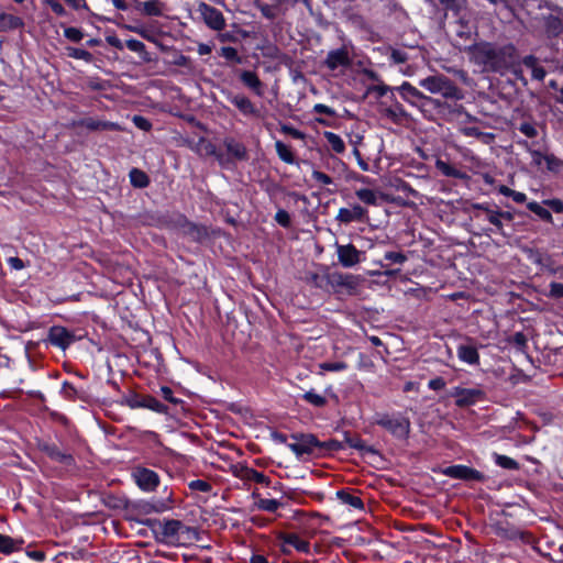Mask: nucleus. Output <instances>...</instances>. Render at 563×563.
<instances>
[{
    "mask_svg": "<svg viewBox=\"0 0 563 563\" xmlns=\"http://www.w3.org/2000/svg\"><path fill=\"white\" fill-rule=\"evenodd\" d=\"M470 60L482 67L483 71L503 74L514 66L515 46H496L488 42H479L465 46Z\"/></svg>",
    "mask_w": 563,
    "mask_h": 563,
    "instance_id": "1",
    "label": "nucleus"
},
{
    "mask_svg": "<svg viewBox=\"0 0 563 563\" xmlns=\"http://www.w3.org/2000/svg\"><path fill=\"white\" fill-rule=\"evenodd\" d=\"M454 20L450 23L451 33L457 47L465 49L466 43L477 34V25L473 12L465 5H457L453 11Z\"/></svg>",
    "mask_w": 563,
    "mask_h": 563,
    "instance_id": "2",
    "label": "nucleus"
},
{
    "mask_svg": "<svg viewBox=\"0 0 563 563\" xmlns=\"http://www.w3.org/2000/svg\"><path fill=\"white\" fill-rule=\"evenodd\" d=\"M418 85L430 93L441 95L448 99H460L461 92L459 88L453 84L451 79L444 75H432L422 78L418 81Z\"/></svg>",
    "mask_w": 563,
    "mask_h": 563,
    "instance_id": "3",
    "label": "nucleus"
},
{
    "mask_svg": "<svg viewBox=\"0 0 563 563\" xmlns=\"http://www.w3.org/2000/svg\"><path fill=\"white\" fill-rule=\"evenodd\" d=\"M375 423L387 430L394 437L405 439L410 431V421L397 413V415H376Z\"/></svg>",
    "mask_w": 563,
    "mask_h": 563,
    "instance_id": "4",
    "label": "nucleus"
},
{
    "mask_svg": "<svg viewBox=\"0 0 563 563\" xmlns=\"http://www.w3.org/2000/svg\"><path fill=\"white\" fill-rule=\"evenodd\" d=\"M162 539L167 543H181L183 537L195 533L194 529L185 526L181 521L169 519L158 522V530Z\"/></svg>",
    "mask_w": 563,
    "mask_h": 563,
    "instance_id": "5",
    "label": "nucleus"
},
{
    "mask_svg": "<svg viewBox=\"0 0 563 563\" xmlns=\"http://www.w3.org/2000/svg\"><path fill=\"white\" fill-rule=\"evenodd\" d=\"M323 63L331 71L339 68H349L352 64V56L349 46L344 44L340 48L330 51Z\"/></svg>",
    "mask_w": 563,
    "mask_h": 563,
    "instance_id": "6",
    "label": "nucleus"
},
{
    "mask_svg": "<svg viewBox=\"0 0 563 563\" xmlns=\"http://www.w3.org/2000/svg\"><path fill=\"white\" fill-rule=\"evenodd\" d=\"M197 11L200 13L208 27L214 31H222L225 27V19L220 10L214 7L200 2Z\"/></svg>",
    "mask_w": 563,
    "mask_h": 563,
    "instance_id": "7",
    "label": "nucleus"
},
{
    "mask_svg": "<svg viewBox=\"0 0 563 563\" xmlns=\"http://www.w3.org/2000/svg\"><path fill=\"white\" fill-rule=\"evenodd\" d=\"M450 395L455 398V405L466 407L484 399L485 393L481 388L454 387Z\"/></svg>",
    "mask_w": 563,
    "mask_h": 563,
    "instance_id": "8",
    "label": "nucleus"
},
{
    "mask_svg": "<svg viewBox=\"0 0 563 563\" xmlns=\"http://www.w3.org/2000/svg\"><path fill=\"white\" fill-rule=\"evenodd\" d=\"M442 474L451 478H459L464 481L482 482L484 479V475L479 471L466 465L448 466L443 468Z\"/></svg>",
    "mask_w": 563,
    "mask_h": 563,
    "instance_id": "9",
    "label": "nucleus"
},
{
    "mask_svg": "<svg viewBox=\"0 0 563 563\" xmlns=\"http://www.w3.org/2000/svg\"><path fill=\"white\" fill-rule=\"evenodd\" d=\"M319 444L320 441L313 434H302L297 438L296 442L289 443L288 448L297 456H302L303 454L313 453Z\"/></svg>",
    "mask_w": 563,
    "mask_h": 563,
    "instance_id": "10",
    "label": "nucleus"
},
{
    "mask_svg": "<svg viewBox=\"0 0 563 563\" xmlns=\"http://www.w3.org/2000/svg\"><path fill=\"white\" fill-rule=\"evenodd\" d=\"M396 89L399 91L402 99L412 106H423L426 102L432 101L430 97L423 95L419 89L407 81L402 82V85Z\"/></svg>",
    "mask_w": 563,
    "mask_h": 563,
    "instance_id": "11",
    "label": "nucleus"
},
{
    "mask_svg": "<svg viewBox=\"0 0 563 563\" xmlns=\"http://www.w3.org/2000/svg\"><path fill=\"white\" fill-rule=\"evenodd\" d=\"M133 476H134L139 487L143 490H147V492L154 490L159 483L158 475L154 471L148 470V468H144V467L136 468L133 473Z\"/></svg>",
    "mask_w": 563,
    "mask_h": 563,
    "instance_id": "12",
    "label": "nucleus"
},
{
    "mask_svg": "<svg viewBox=\"0 0 563 563\" xmlns=\"http://www.w3.org/2000/svg\"><path fill=\"white\" fill-rule=\"evenodd\" d=\"M75 339V334L64 327H52L48 332L49 342L62 350L67 349Z\"/></svg>",
    "mask_w": 563,
    "mask_h": 563,
    "instance_id": "13",
    "label": "nucleus"
},
{
    "mask_svg": "<svg viewBox=\"0 0 563 563\" xmlns=\"http://www.w3.org/2000/svg\"><path fill=\"white\" fill-rule=\"evenodd\" d=\"M339 262L344 267H353L361 261V252L352 244H336Z\"/></svg>",
    "mask_w": 563,
    "mask_h": 563,
    "instance_id": "14",
    "label": "nucleus"
},
{
    "mask_svg": "<svg viewBox=\"0 0 563 563\" xmlns=\"http://www.w3.org/2000/svg\"><path fill=\"white\" fill-rule=\"evenodd\" d=\"M367 210L360 205H353L351 208H341L338 211L336 220L341 223H351L353 221H364Z\"/></svg>",
    "mask_w": 563,
    "mask_h": 563,
    "instance_id": "15",
    "label": "nucleus"
},
{
    "mask_svg": "<svg viewBox=\"0 0 563 563\" xmlns=\"http://www.w3.org/2000/svg\"><path fill=\"white\" fill-rule=\"evenodd\" d=\"M195 150L200 155H203V156H214L217 158V161L220 163V165H222V166H224L228 163V158H225L222 153H219L217 151L216 145L212 144L210 141L206 140V139H200L197 142V144L195 146Z\"/></svg>",
    "mask_w": 563,
    "mask_h": 563,
    "instance_id": "16",
    "label": "nucleus"
},
{
    "mask_svg": "<svg viewBox=\"0 0 563 563\" xmlns=\"http://www.w3.org/2000/svg\"><path fill=\"white\" fill-rule=\"evenodd\" d=\"M284 0H273V3L268 4L260 0L255 1V7L261 11L262 15L268 20L276 19L282 13V3Z\"/></svg>",
    "mask_w": 563,
    "mask_h": 563,
    "instance_id": "17",
    "label": "nucleus"
},
{
    "mask_svg": "<svg viewBox=\"0 0 563 563\" xmlns=\"http://www.w3.org/2000/svg\"><path fill=\"white\" fill-rule=\"evenodd\" d=\"M230 102L234 104L245 115H257L258 111L252 101L242 95L231 96Z\"/></svg>",
    "mask_w": 563,
    "mask_h": 563,
    "instance_id": "18",
    "label": "nucleus"
},
{
    "mask_svg": "<svg viewBox=\"0 0 563 563\" xmlns=\"http://www.w3.org/2000/svg\"><path fill=\"white\" fill-rule=\"evenodd\" d=\"M24 26L23 20L14 14L0 12V31L8 32Z\"/></svg>",
    "mask_w": 563,
    "mask_h": 563,
    "instance_id": "19",
    "label": "nucleus"
},
{
    "mask_svg": "<svg viewBox=\"0 0 563 563\" xmlns=\"http://www.w3.org/2000/svg\"><path fill=\"white\" fill-rule=\"evenodd\" d=\"M474 208L485 213L486 220L495 227L497 233L504 234V224L499 217V210H492L482 203L475 205Z\"/></svg>",
    "mask_w": 563,
    "mask_h": 563,
    "instance_id": "20",
    "label": "nucleus"
},
{
    "mask_svg": "<svg viewBox=\"0 0 563 563\" xmlns=\"http://www.w3.org/2000/svg\"><path fill=\"white\" fill-rule=\"evenodd\" d=\"M242 82L257 96H263V84L254 71L244 70L240 75Z\"/></svg>",
    "mask_w": 563,
    "mask_h": 563,
    "instance_id": "21",
    "label": "nucleus"
},
{
    "mask_svg": "<svg viewBox=\"0 0 563 563\" xmlns=\"http://www.w3.org/2000/svg\"><path fill=\"white\" fill-rule=\"evenodd\" d=\"M284 545H290L295 548L297 551L302 553H309L310 544L309 542L300 539L295 533H286L280 537Z\"/></svg>",
    "mask_w": 563,
    "mask_h": 563,
    "instance_id": "22",
    "label": "nucleus"
},
{
    "mask_svg": "<svg viewBox=\"0 0 563 563\" xmlns=\"http://www.w3.org/2000/svg\"><path fill=\"white\" fill-rule=\"evenodd\" d=\"M457 356L462 362L476 365L479 362V354L472 345H460L457 347Z\"/></svg>",
    "mask_w": 563,
    "mask_h": 563,
    "instance_id": "23",
    "label": "nucleus"
},
{
    "mask_svg": "<svg viewBox=\"0 0 563 563\" xmlns=\"http://www.w3.org/2000/svg\"><path fill=\"white\" fill-rule=\"evenodd\" d=\"M22 544V539H13L9 536L0 534V552L5 555L19 551Z\"/></svg>",
    "mask_w": 563,
    "mask_h": 563,
    "instance_id": "24",
    "label": "nucleus"
},
{
    "mask_svg": "<svg viewBox=\"0 0 563 563\" xmlns=\"http://www.w3.org/2000/svg\"><path fill=\"white\" fill-rule=\"evenodd\" d=\"M238 476L240 478H242V479H245V481H252V482L261 483V484H264V485H269L268 477L265 476L263 473L257 472L254 468L242 467L239 471Z\"/></svg>",
    "mask_w": 563,
    "mask_h": 563,
    "instance_id": "25",
    "label": "nucleus"
},
{
    "mask_svg": "<svg viewBox=\"0 0 563 563\" xmlns=\"http://www.w3.org/2000/svg\"><path fill=\"white\" fill-rule=\"evenodd\" d=\"M224 146L228 153L235 159L243 161L246 159V150L245 147L236 142L235 140L228 137L224 140Z\"/></svg>",
    "mask_w": 563,
    "mask_h": 563,
    "instance_id": "26",
    "label": "nucleus"
},
{
    "mask_svg": "<svg viewBox=\"0 0 563 563\" xmlns=\"http://www.w3.org/2000/svg\"><path fill=\"white\" fill-rule=\"evenodd\" d=\"M44 451L54 461L60 462L66 465H69L73 462L71 455L59 451V449L54 445H46L44 448Z\"/></svg>",
    "mask_w": 563,
    "mask_h": 563,
    "instance_id": "27",
    "label": "nucleus"
},
{
    "mask_svg": "<svg viewBox=\"0 0 563 563\" xmlns=\"http://www.w3.org/2000/svg\"><path fill=\"white\" fill-rule=\"evenodd\" d=\"M435 166L444 176L459 178V179L466 178V175L463 172L456 169L455 167L451 166L450 164H448L441 159L437 161Z\"/></svg>",
    "mask_w": 563,
    "mask_h": 563,
    "instance_id": "28",
    "label": "nucleus"
},
{
    "mask_svg": "<svg viewBox=\"0 0 563 563\" xmlns=\"http://www.w3.org/2000/svg\"><path fill=\"white\" fill-rule=\"evenodd\" d=\"M323 135L333 152L341 154L345 151L344 141L340 135L329 131L324 132Z\"/></svg>",
    "mask_w": 563,
    "mask_h": 563,
    "instance_id": "29",
    "label": "nucleus"
},
{
    "mask_svg": "<svg viewBox=\"0 0 563 563\" xmlns=\"http://www.w3.org/2000/svg\"><path fill=\"white\" fill-rule=\"evenodd\" d=\"M275 150H276V153H277L278 157L283 162H285L287 164H294L295 163L294 154H292V152H291V150L289 148L288 145H286L282 141H276L275 142Z\"/></svg>",
    "mask_w": 563,
    "mask_h": 563,
    "instance_id": "30",
    "label": "nucleus"
},
{
    "mask_svg": "<svg viewBox=\"0 0 563 563\" xmlns=\"http://www.w3.org/2000/svg\"><path fill=\"white\" fill-rule=\"evenodd\" d=\"M355 196L366 205L376 206L378 203V196L372 189L360 188L355 191Z\"/></svg>",
    "mask_w": 563,
    "mask_h": 563,
    "instance_id": "31",
    "label": "nucleus"
},
{
    "mask_svg": "<svg viewBox=\"0 0 563 563\" xmlns=\"http://www.w3.org/2000/svg\"><path fill=\"white\" fill-rule=\"evenodd\" d=\"M338 498L345 505H349L355 509H362L364 504L362 499L357 496L351 495L344 490H340L336 493Z\"/></svg>",
    "mask_w": 563,
    "mask_h": 563,
    "instance_id": "32",
    "label": "nucleus"
},
{
    "mask_svg": "<svg viewBox=\"0 0 563 563\" xmlns=\"http://www.w3.org/2000/svg\"><path fill=\"white\" fill-rule=\"evenodd\" d=\"M254 506L263 511L275 512L282 504L277 499L257 498Z\"/></svg>",
    "mask_w": 563,
    "mask_h": 563,
    "instance_id": "33",
    "label": "nucleus"
},
{
    "mask_svg": "<svg viewBox=\"0 0 563 563\" xmlns=\"http://www.w3.org/2000/svg\"><path fill=\"white\" fill-rule=\"evenodd\" d=\"M527 208L536 213L540 219H542L543 221H547L549 223H552L553 222V218H552V214L551 212L543 208L540 203H538L537 201H531L527 205Z\"/></svg>",
    "mask_w": 563,
    "mask_h": 563,
    "instance_id": "34",
    "label": "nucleus"
},
{
    "mask_svg": "<svg viewBox=\"0 0 563 563\" xmlns=\"http://www.w3.org/2000/svg\"><path fill=\"white\" fill-rule=\"evenodd\" d=\"M130 180H131V184L134 186V187H137V188H144L148 185V177L147 175L137 169V168H133L131 172H130Z\"/></svg>",
    "mask_w": 563,
    "mask_h": 563,
    "instance_id": "35",
    "label": "nucleus"
},
{
    "mask_svg": "<svg viewBox=\"0 0 563 563\" xmlns=\"http://www.w3.org/2000/svg\"><path fill=\"white\" fill-rule=\"evenodd\" d=\"M137 406H143L144 408H148L155 412L164 413L166 412L167 407L158 401L156 398L147 396L142 399V402Z\"/></svg>",
    "mask_w": 563,
    "mask_h": 563,
    "instance_id": "36",
    "label": "nucleus"
},
{
    "mask_svg": "<svg viewBox=\"0 0 563 563\" xmlns=\"http://www.w3.org/2000/svg\"><path fill=\"white\" fill-rule=\"evenodd\" d=\"M544 162L547 164V168L552 173H562L563 172V159L556 157L553 154H545Z\"/></svg>",
    "mask_w": 563,
    "mask_h": 563,
    "instance_id": "37",
    "label": "nucleus"
},
{
    "mask_svg": "<svg viewBox=\"0 0 563 563\" xmlns=\"http://www.w3.org/2000/svg\"><path fill=\"white\" fill-rule=\"evenodd\" d=\"M142 11L151 16H159L162 14V3L158 0H148L143 2Z\"/></svg>",
    "mask_w": 563,
    "mask_h": 563,
    "instance_id": "38",
    "label": "nucleus"
},
{
    "mask_svg": "<svg viewBox=\"0 0 563 563\" xmlns=\"http://www.w3.org/2000/svg\"><path fill=\"white\" fill-rule=\"evenodd\" d=\"M494 461L498 466L506 468V470H518L519 468L518 462L507 455H501V454L495 453Z\"/></svg>",
    "mask_w": 563,
    "mask_h": 563,
    "instance_id": "39",
    "label": "nucleus"
},
{
    "mask_svg": "<svg viewBox=\"0 0 563 563\" xmlns=\"http://www.w3.org/2000/svg\"><path fill=\"white\" fill-rule=\"evenodd\" d=\"M498 192L504 195V196H506V197H511L514 199V201H516L518 203H522V202H525L527 200L526 194L512 190V189H510L509 187H507L505 185H500L498 187Z\"/></svg>",
    "mask_w": 563,
    "mask_h": 563,
    "instance_id": "40",
    "label": "nucleus"
},
{
    "mask_svg": "<svg viewBox=\"0 0 563 563\" xmlns=\"http://www.w3.org/2000/svg\"><path fill=\"white\" fill-rule=\"evenodd\" d=\"M336 285L353 289L356 287V279L353 275L349 274H336L333 276Z\"/></svg>",
    "mask_w": 563,
    "mask_h": 563,
    "instance_id": "41",
    "label": "nucleus"
},
{
    "mask_svg": "<svg viewBox=\"0 0 563 563\" xmlns=\"http://www.w3.org/2000/svg\"><path fill=\"white\" fill-rule=\"evenodd\" d=\"M345 443L353 449H356L361 452H374L372 448L365 444L363 440L357 437L345 435Z\"/></svg>",
    "mask_w": 563,
    "mask_h": 563,
    "instance_id": "42",
    "label": "nucleus"
},
{
    "mask_svg": "<svg viewBox=\"0 0 563 563\" xmlns=\"http://www.w3.org/2000/svg\"><path fill=\"white\" fill-rule=\"evenodd\" d=\"M100 124L101 120H97L93 118H84L78 121H74L73 125L76 126H84L90 131H100Z\"/></svg>",
    "mask_w": 563,
    "mask_h": 563,
    "instance_id": "43",
    "label": "nucleus"
},
{
    "mask_svg": "<svg viewBox=\"0 0 563 563\" xmlns=\"http://www.w3.org/2000/svg\"><path fill=\"white\" fill-rule=\"evenodd\" d=\"M302 398L307 402H309V404H311V405H313L316 407H322V406H324L327 404L325 397H323L322 395H319V394H317V393H314L312 390L307 391L306 394H303Z\"/></svg>",
    "mask_w": 563,
    "mask_h": 563,
    "instance_id": "44",
    "label": "nucleus"
},
{
    "mask_svg": "<svg viewBox=\"0 0 563 563\" xmlns=\"http://www.w3.org/2000/svg\"><path fill=\"white\" fill-rule=\"evenodd\" d=\"M66 49H67V55L75 59H82L86 62H89L91 59V53L86 49L76 48V47H67Z\"/></svg>",
    "mask_w": 563,
    "mask_h": 563,
    "instance_id": "45",
    "label": "nucleus"
},
{
    "mask_svg": "<svg viewBox=\"0 0 563 563\" xmlns=\"http://www.w3.org/2000/svg\"><path fill=\"white\" fill-rule=\"evenodd\" d=\"M320 368L329 372H341L347 368L344 362H324L320 364Z\"/></svg>",
    "mask_w": 563,
    "mask_h": 563,
    "instance_id": "46",
    "label": "nucleus"
},
{
    "mask_svg": "<svg viewBox=\"0 0 563 563\" xmlns=\"http://www.w3.org/2000/svg\"><path fill=\"white\" fill-rule=\"evenodd\" d=\"M64 35L69 41L76 42V43L80 42L84 37V33L79 29L73 27V26L66 27L64 30Z\"/></svg>",
    "mask_w": 563,
    "mask_h": 563,
    "instance_id": "47",
    "label": "nucleus"
},
{
    "mask_svg": "<svg viewBox=\"0 0 563 563\" xmlns=\"http://www.w3.org/2000/svg\"><path fill=\"white\" fill-rule=\"evenodd\" d=\"M343 448H344L343 443H341L336 440H329L325 442H320V444L318 446L319 450L329 451V452L340 451Z\"/></svg>",
    "mask_w": 563,
    "mask_h": 563,
    "instance_id": "48",
    "label": "nucleus"
},
{
    "mask_svg": "<svg viewBox=\"0 0 563 563\" xmlns=\"http://www.w3.org/2000/svg\"><path fill=\"white\" fill-rule=\"evenodd\" d=\"M384 260L394 264L401 265L407 261V256L400 252H386L384 255Z\"/></svg>",
    "mask_w": 563,
    "mask_h": 563,
    "instance_id": "49",
    "label": "nucleus"
},
{
    "mask_svg": "<svg viewBox=\"0 0 563 563\" xmlns=\"http://www.w3.org/2000/svg\"><path fill=\"white\" fill-rule=\"evenodd\" d=\"M189 488L192 490H198L202 493H209L212 488L211 484L202 481V479H195L189 483Z\"/></svg>",
    "mask_w": 563,
    "mask_h": 563,
    "instance_id": "50",
    "label": "nucleus"
},
{
    "mask_svg": "<svg viewBox=\"0 0 563 563\" xmlns=\"http://www.w3.org/2000/svg\"><path fill=\"white\" fill-rule=\"evenodd\" d=\"M221 56L229 60H234L236 63H241V58L238 54V51L231 46H224L220 52Z\"/></svg>",
    "mask_w": 563,
    "mask_h": 563,
    "instance_id": "51",
    "label": "nucleus"
},
{
    "mask_svg": "<svg viewBox=\"0 0 563 563\" xmlns=\"http://www.w3.org/2000/svg\"><path fill=\"white\" fill-rule=\"evenodd\" d=\"M389 90L390 88L382 81L367 87V93L375 92L377 97H384Z\"/></svg>",
    "mask_w": 563,
    "mask_h": 563,
    "instance_id": "52",
    "label": "nucleus"
},
{
    "mask_svg": "<svg viewBox=\"0 0 563 563\" xmlns=\"http://www.w3.org/2000/svg\"><path fill=\"white\" fill-rule=\"evenodd\" d=\"M275 220L284 228H288L290 225V216L286 210H278L275 214Z\"/></svg>",
    "mask_w": 563,
    "mask_h": 563,
    "instance_id": "53",
    "label": "nucleus"
},
{
    "mask_svg": "<svg viewBox=\"0 0 563 563\" xmlns=\"http://www.w3.org/2000/svg\"><path fill=\"white\" fill-rule=\"evenodd\" d=\"M43 2L48 5L55 14L59 16L66 14L65 8L57 0H43Z\"/></svg>",
    "mask_w": 563,
    "mask_h": 563,
    "instance_id": "54",
    "label": "nucleus"
},
{
    "mask_svg": "<svg viewBox=\"0 0 563 563\" xmlns=\"http://www.w3.org/2000/svg\"><path fill=\"white\" fill-rule=\"evenodd\" d=\"M549 296L555 299L563 298V284L551 283Z\"/></svg>",
    "mask_w": 563,
    "mask_h": 563,
    "instance_id": "55",
    "label": "nucleus"
},
{
    "mask_svg": "<svg viewBox=\"0 0 563 563\" xmlns=\"http://www.w3.org/2000/svg\"><path fill=\"white\" fill-rule=\"evenodd\" d=\"M312 178L322 185H331L333 183L332 178L329 175L320 170H313Z\"/></svg>",
    "mask_w": 563,
    "mask_h": 563,
    "instance_id": "56",
    "label": "nucleus"
},
{
    "mask_svg": "<svg viewBox=\"0 0 563 563\" xmlns=\"http://www.w3.org/2000/svg\"><path fill=\"white\" fill-rule=\"evenodd\" d=\"M125 46L132 51V52H136V53H141L144 51L145 48V45L141 42V41H137V40H134V38H130L125 42Z\"/></svg>",
    "mask_w": 563,
    "mask_h": 563,
    "instance_id": "57",
    "label": "nucleus"
},
{
    "mask_svg": "<svg viewBox=\"0 0 563 563\" xmlns=\"http://www.w3.org/2000/svg\"><path fill=\"white\" fill-rule=\"evenodd\" d=\"M519 131L528 137H534L537 135V129L534 125L528 122H523L519 126Z\"/></svg>",
    "mask_w": 563,
    "mask_h": 563,
    "instance_id": "58",
    "label": "nucleus"
},
{
    "mask_svg": "<svg viewBox=\"0 0 563 563\" xmlns=\"http://www.w3.org/2000/svg\"><path fill=\"white\" fill-rule=\"evenodd\" d=\"M313 112L316 113H321V114H325V115H329V117H334L336 113H335V110L323 104V103H317L313 106Z\"/></svg>",
    "mask_w": 563,
    "mask_h": 563,
    "instance_id": "59",
    "label": "nucleus"
},
{
    "mask_svg": "<svg viewBox=\"0 0 563 563\" xmlns=\"http://www.w3.org/2000/svg\"><path fill=\"white\" fill-rule=\"evenodd\" d=\"M282 131L297 140H302L305 137V134L301 131L289 125H283Z\"/></svg>",
    "mask_w": 563,
    "mask_h": 563,
    "instance_id": "60",
    "label": "nucleus"
},
{
    "mask_svg": "<svg viewBox=\"0 0 563 563\" xmlns=\"http://www.w3.org/2000/svg\"><path fill=\"white\" fill-rule=\"evenodd\" d=\"M390 58L393 59V62H395L396 64H402L405 62H407L408 57H407V53L404 52V51H398V49H394L390 54Z\"/></svg>",
    "mask_w": 563,
    "mask_h": 563,
    "instance_id": "61",
    "label": "nucleus"
},
{
    "mask_svg": "<svg viewBox=\"0 0 563 563\" xmlns=\"http://www.w3.org/2000/svg\"><path fill=\"white\" fill-rule=\"evenodd\" d=\"M133 122L139 129L144 130V131L150 130L152 126L151 123L145 118H143L141 115H134Z\"/></svg>",
    "mask_w": 563,
    "mask_h": 563,
    "instance_id": "62",
    "label": "nucleus"
},
{
    "mask_svg": "<svg viewBox=\"0 0 563 563\" xmlns=\"http://www.w3.org/2000/svg\"><path fill=\"white\" fill-rule=\"evenodd\" d=\"M428 386L432 390H440L445 387V382L442 377H435V378L429 380Z\"/></svg>",
    "mask_w": 563,
    "mask_h": 563,
    "instance_id": "63",
    "label": "nucleus"
},
{
    "mask_svg": "<svg viewBox=\"0 0 563 563\" xmlns=\"http://www.w3.org/2000/svg\"><path fill=\"white\" fill-rule=\"evenodd\" d=\"M544 203L549 206L554 212H563V202L559 199L545 200Z\"/></svg>",
    "mask_w": 563,
    "mask_h": 563,
    "instance_id": "64",
    "label": "nucleus"
}]
</instances>
